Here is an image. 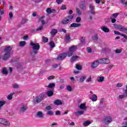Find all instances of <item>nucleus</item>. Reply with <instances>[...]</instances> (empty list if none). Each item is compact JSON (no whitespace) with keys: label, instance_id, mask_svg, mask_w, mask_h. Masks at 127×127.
<instances>
[{"label":"nucleus","instance_id":"8fccbe9b","mask_svg":"<svg viewBox=\"0 0 127 127\" xmlns=\"http://www.w3.org/2000/svg\"><path fill=\"white\" fill-rule=\"evenodd\" d=\"M76 12L78 14V15H81V10H80L78 8H76Z\"/></svg>","mask_w":127,"mask_h":127},{"label":"nucleus","instance_id":"4d7b16f0","mask_svg":"<svg viewBox=\"0 0 127 127\" xmlns=\"http://www.w3.org/2000/svg\"><path fill=\"white\" fill-rule=\"evenodd\" d=\"M62 1H63V0H56V2L58 3V4H60L62 3Z\"/></svg>","mask_w":127,"mask_h":127},{"label":"nucleus","instance_id":"864d4df0","mask_svg":"<svg viewBox=\"0 0 127 127\" xmlns=\"http://www.w3.org/2000/svg\"><path fill=\"white\" fill-rule=\"evenodd\" d=\"M55 115L56 116H60V115H61V112H60V111H57L55 113Z\"/></svg>","mask_w":127,"mask_h":127},{"label":"nucleus","instance_id":"a19ab883","mask_svg":"<svg viewBox=\"0 0 127 127\" xmlns=\"http://www.w3.org/2000/svg\"><path fill=\"white\" fill-rule=\"evenodd\" d=\"M44 17H42L39 18V21L41 22L42 24H45V22L44 21V20H43Z\"/></svg>","mask_w":127,"mask_h":127},{"label":"nucleus","instance_id":"58836bf2","mask_svg":"<svg viewBox=\"0 0 127 127\" xmlns=\"http://www.w3.org/2000/svg\"><path fill=\"white\" fill-rule=\"evenodd\" d=\"M25 44H26L25 41H21L19 43L20 46H21V47L24 46Z\"/></svg>","mask_w":127,"mask_h":127},{"label":"nucleus","instance_id":"c85d7f7f","mask_svg":"<svg viewBox=\"0 0 127 127\" xmlns=\"http://www.w3.org/2000/svg\"><path fill=\"white\" fill-rule=\"evenodd\" d=\"M47 95L48 96V97H52V96H53V91L51 90L48 91Z\"/></svg>","mask_w":127,"mask_h":127},{"label":"nucleus","instance_id":"4468645a","mask_svg":"<svg viewBox=\"0 0 127 127\" xmlns=\"http://www.w3.org/2000/svg\"><path fill=\"white\" fill-rule=\"evenodd\" d=\"M55 11H56L55 9H51V8H47L46 9V12L47 13H49V14H50L51 13H55Z\"/></svg>","mask_w":127,"mask_h":127},{"label":"nucleus","instance_id":"0e129e2a","mask_svg":"<svg viewBox=\"0 0 127 127\" xmlns=\"http://www.w3.org/2000/svg\"><path fill=\"white\" fill-rule=\"evenodd\" d=\"M93 40H97V39H98V36L95 35V36H93Z\"/></svg>","mask_w":127,"mask_h":127},{"label":"nucleus","instance_id":"4c0bfd02","mask_svg":"<svg viewBox=\"0 0 127 127\" xmlns=\"http://www.w3.org/2000/svg\"><path fill=\"white\" fill-rule=\"evenodd\" d=\"M54 114V113L52 111H48L47 112V115H49V116H53Z\"/></svg>","mask_w":127,"mask_h":127},{"label":"nucleus","instance_id":"13d9d810","mask_svg":"<svg viewBox=\"0 0 127 127\" xmlns=\"http://www.w3.org/2000/svg\"><path fill=\"white\" fill-rule=\"evenodd\" d=\"M92 81V78L91 76L89 77H88L87 79H86V82H91Z\"/></svg>","mask_w":127,"mask_h":127},{"label":"nucleus","instance_id":"e433bc0d","mask_svg":"<svg viewBox=\"0 0 127 127\" xmlns=\"http://www.w3.org/2000/svg\"><path fill=\"white\" fill-rule=\"evenodd\" d=\"M66 90L68 92H71L72 91V87H71L70 85L66 86Z\"/></svg>","mask_w":127,"mask_h":127},{"label":"nucleus","instance_id":"338daca9","mask_svg":"<svg viewBox=\"0 0 127 127\" xmlns=\"http://www.w3.org/2000/svg\"><path fill=\"white\" fill-rule=\"evenodd\" d=\"M89 8L91 9V10H93V9L95 8V7L93 5H90Z\"/></svg>","mask_w":127,"mask_h":127},{"label":"nucleus","instance_id":"2f4dec72","mask_svg":"<svg viewBox=\"0 0 127 127\" xmlns=\"http://www.w3.org/2000/svg\"><path fill=\"white\" fill-rule=\"evenodd\" d=\"M5 104V101H0V110L2 108V106Z\"/></svg>","mask_w":127,"mask_h":127},{"label":"nucleus","instance_id":"6e6d98bb","mask_svg":"<svg viewBox=\"0 0 127 127\" xmlns=\"http://www.w3.org/2000/svg\"><path fill=\"white\" fill-rule=\"evenodd\" d=\"M87 51L88 53H91V52H92V49L90 47H88Z\"/></svg>","mask_w":127,"mask_h":127},{"label":"nucleus","instance_id":"c9c22d12","mask_svg":"<svg viewBox=\"0 0 127 127\" xmlns=\"http://www.w3.org/2000/svg\"><path fill=\"white\" fill-rule=\"evenodd\" d=\"M14 93H11L7 96L8 100H11L12 99V96H13Z\"/></svg>","mask_w":127,"mask_h":127},{"label":"nucleus","instance_id":"49530a36","mask_svg":"<svg viewBox=\"0 0 127 127\" xmlns=\"http://www.w3.org/2000/svg\"><path fill=\"white\" fill-rule=\"evenodd\" d=\"M65 40H67V41H69V40H70V35H65Z\"/></svg>","mask_w":127,"mask_h":127},{"label":"nucleus","instance_id":"a18cd8bd","mask_svg":"<svg viewBox=\"0 0 127 127\" xmlns=\"http://www.w3.org/2000/svg\"><path fill=\"white\" fill-rule=\"evenodd\" d=\"M122 51H123V50L122 49H116L115 50V52L117 54L122 53Z\"/></svg>","mask_w":127,"mask_h":127},{"label":"nucleus","instance_id":"f8f14e48","mask_svg":"<svg viewBox=\"0 0 127 127\" xmlns=\"http://www.w3.org/2000/svg\"><path fill=\"white\" fill-rule=\"evenodd\" d=\"M27 110V105L26 104H21L20 109V112H25Z\"/></svg>","mask_w":127,"mask_h":127},{"label":"nucleus","instance_id":"f257e3e1","mask_svg":"<svg viewBox=\"0 0 127 127\" xmlns=\"http://www.w3.org/2000/svg\"><path fill=\"white\" fill-rule=\"evenodd\" d=\"M30 45L32 46V49L34 50L31 51V55H32V56H35L36 54H37V52H38V50H39L40 48V46L39 43H34L32 41H31Z\"/></svg>","mask_w":127,"mask_h":127},{"label":"nucleus","instance_id":"e2e57ef3","mask_svg":"<svg viewBox=\"0 0 127 127\" xmlns=\"http://www.w3.org/2000/svg\"><path fill=\"white\" fill-rule=\"evenodd\" d=\"M23 38L24 40H27L28 39V36L26 35V36H24Z\"/></svg>","mask_w":127,"mask_h":127},{"label":"nucleus","instance_id":"5701e85b","mask_svg":"<svg viewBox=\"0 0 127 127\" xmlns=\"http://www.w3.org/2000/svg\"><path fill=\"white\" fill-rule=\"evenodd\" d=\"M54 105H56V106H59L60 105H62L63 103L62 101H61V100H56L54 101Z\"/></svg>","mask_w":127,"mask_h":127},{"label":"nucleus","instance_id":"aec40b11","mask_svg":"<svg viewBox=\"0 0 127 127\" xmlns=\"http://www.w3.org/2000/svg\"><path fill=\"white\" fill-rule=\"evenodd\" d=\"M37 117L38 118H39L40 119H42L43 117H44V115H43V113L42 112H38L37 113Z\"/></svg>","mask_w":127,"mask_h":127},{"label":"nucleus","instance_id":"412c9836","mask_svg":"<svg viewBox=\"0 0 127 127\" xmlns=\"http://www.w3.org/2000/svg\"><path fill=\"white\" fill-rule=\"evenodd\" d=\"M86 78V76H81L80 77L79 80V83H84Z\"/></svg>","mask_w":127,"mask_h":127},{"label":"nucleus","instance_id":"f03ea898","mask_svg":"<svg viewBox=\"0 0 127 127\" xmlns=\"http://www.w3.org/2000/svg\"><path fill=\"white\" fill-rule=\"evenodd\" d=\"M77 46H72L69 48V51L67 52L68 57H71L73 56V54L76 50H77Z\"/></svg>","mask_w":127,"mask_h":127},{"label":"nucleus","instance_id":"20e7f679","mask_svg":"<svg viewBox=\"0 0 127 127\" xmlns=\"http://www.w3.org/2000/svg\"><path fill=\"white\" fill-rule=\"evenodd\" d=\"M90 94L89 95V99H90L92 102H97L98 96H97L96 94H93L92 91H90Z\"/></svg>","mask_w":127,"mask_h":127},{"label":"nucleus","instance_id":"680f3d73","mask_svg":"<svg viewBox=\"0 0 127 127\" xmlns=\"http://www.w3.org/2000/svg\"><path fill=\"white\" fill-rule=\"evenodd\" d=\"M117 21V20L114 18H111V22L112 23H115V22Z\"/></svg>","mask_w":127,"mask_h":127},{"label":"nucleus","instance_id":"423d86ee","mask_svg":"<svg viewBox=\"0 0 127 127\" xmlns=\"http://www.w3.org/2000/svg\"><path fill=\"white\" fill-rule=\"evenodd\" d=\"M113 122V118L111 116H107L105 117L104 123L105 125H109V124H111Z\"/></svg>","mask_w":127,"mask_h":127},{"label":"nucleus","instance_id":"37998d69","mask_svg":"<svg viewBox=\"0 0 127 127\" xmlns=\"http://www.w3.org/2000/svg\"><path fill=\"white\" fill-rule=\"evenodd\" d=\"M76 68L77 70H82V66L79 64H76Z\"/></svg>","mask_w":127,"mask_h":127},{"label":"nucleus","instance_id":"774afa93","mask_svg":"<svg viewBox=\"0 0 127 127\" xmlns=\"http://www.w3.org/2000/svg\"><path fill=\"white\" fill-rule=\"evenodd\" d=\"M53 76H49L48 77V79H49V80H52V79H53Z\"/></svg>","mask_w":127,"mask_h":127},{"label":"nucleus","instance_id":"bf43d9fd","mask_svg":"<svg viewBox=\"0 0 127 127\" xmlns=\"http://www.w3.org/2000/svg\"><path fill=\"white\" fill-rule=\"evenodd\" d=\"M115 67V65L111 64L108 66V69H112V68H114Z\"/></svg>","mask_w":127,"mask_h":127},{"label":"nucleus","instance_id":"39448f33","mask_svg":"<svg viewBox=\"0 0 127 127\" xmlns=\"http://www.w3.org/2000/svg\"><path fill=\"white\" fill-rule=\"evenodd\" d=\"M44 98V95L43 94H40L39 96H38L36 98V100L34 101V104H37V103H40L43 98Z\"/></svg>","mask_w":127,"mask_h":127},{"label":"nucleus","instance_id":"9d476101","mask_svg":"<svg viewBox=\"0 0 127 127\" xmlns=\"http://www.w3.org/2000/svg\"><path fill=\"white\" fill-rule=\"evenodd\" d=\"M117 29H119L120 31H123L125 33H127V28L126 27H124L120 25H118L117 26Z\"/></svg>","mask_w":127,"mask_h":127},{"label":"nucleus","instance_id":"a878e982","mask_svg":"<svg viewBox=\"0 0 127 127\" xmlns=\"http://www.w3.org/2000/svg\"><path fill=\"white\" fill-rule=\"evenodd\" d=\"M54 87H55V83H50L49 85L47 86V87L49 89H52V88H54Z\"/></svg>","mask_w":127,"mask_h":127},{"label":"nucleus","instance_id":"7ed1b4c3","mask_svg":"<svg viewBox=\"0 0 127 127\" xmlns=\"http://www.w3.org/2000/svg\"><path fill=\"white\" fill-rule=\"evenodd\" d=\"M73 17L74 16L73 15L67 16L62 20V23H63V24H67V23H69V22L72 21V19H73Z\"/></svg>","mask_w":127,"mask_h":127},{"label":"nucleus","instance_id":"bb28decb","mask_svg":"<svg viewBox=\"0 0 127 127\" xmlns=\"http://www.w3.org/2000/svg\"><path fill=\"white\" fill-rule=\"evenodd\" d=\"M2 73L4 75H7L8 71H7V69H6V68L3 67L2 68Z\"/></svg>","mask_w":127,"mask_h":127},{"label":"nucleus","instance_id":"dca6fc26","mask_svg":"<svg viewBox=\"0 0 127 127\" xmlns=\"http://www.w3.org/2000/svg\"><path fill=\"white\" fill-rule=\"evenodd\" d=\"M114 33H115V34H116L117 35H121V36H123V37H124L125 38V39H127V35H126L124 34H122L118 31H114Z\"/></svg>","mask_w":127,"mask_h":127},{"label":"nucleus","instance_id":"b1692460","mask_svg":"<svg viewBox=\"0 0 127 127\" xmlns=\"http://www.w3.org/2000/svg\"><path fill=\"white\" fill-rule=\"evenodd\" d=\"M76 116H81V115H84V111H78L76 112H75Z\"/></svg>","mask_w":127,"mask_h":127},{"label":"nucleus","instance_id":"3c124183","mask_svg":"<svg viewBox=\"0 0 127 127\" xmlns=\"http://www.w3.org/2000/svg\"><path fill=\"white\" fill-rule=\"evenodd\" d=\"M46 109L48 111H50L52 110V107L50 106H48L46 107Z\"/></svg>","mask_w":127,"mask_h":127},{"label":"nucleus","instance_id":"c03bdc74","mask_svg":"<svg viewBox=\"0 0 127 127\" xmlns=\"http://www.w3.org/2000/svg\"><path fill=\"white\" fill-rule=\"evenodd\" d=\"M12 86L14 89H18L19 88V85L18 84H13Z\"/></svg>","mask_w":127,"mask_h":127},{"label":"nucleus","instance_id":"79ce46f5","mask_svg":"<svg viewBox=\"0 0 127 127\" xmlns=\"http://www.w3.org/2000/svg\"><path fill=\"white\" fill-rule=\"evenodd\" d=\"M42 39L44 42L45 43L48 42V38H47V37L43 36Z\"/></svg>","mask_w":127,"mask_h":127},{"label":"nucleus","instance_id":"72a5a7b5","mask_svg":"<svg viewBox=\"0 0 127 127\" xmlns=\"http://www.w3.org/2000/svg\"><path fill=\"white\" fill-rule=\"evenodd\" d=\"M80 8H81V9H85L86 8V6L85 5V2L80 5Z\"/></svg>","mask_w":127,"mask_h":127},{"label":"nucleus","instance_id":"f704fd0d","mask_svg":"<svg viewBox=\"0 0 127 127\" xmlns=\"http://www.w3.org/2000/svg\"><path fill=\"white\" fill-rule=\"evenodd\" d=\"M123 86H124V84L123 83H121V82H119L116 85V87L117 88H121V87H123Z\"/></svg>","mask_w":127,"mask_h":127},{"label":"nucleus","instance_id":"6e6552de","mask_svg":"<svg viewBox=\"0 0 127 127\" xmlns=\"http://www.w3.org/2000/svg\"><path fill=\"white\" fill-rule=\"evenodd\" d=\"M0 124L3 126H9L10 125L9 121L2 118H0Z\"/></svg>","mask_w":127,"mask_h":127},{"label":"nucleus","instance_id":"de8ad7c7","mask_svg":"<svg viewBox=\"0 0 127 127\" xmlns=\"http://www.w3.org/2000/svg\"><path fill=\"white\" fill-rule=\"evenodd\" d=\"M81 21V17H77L76 19V22H77V23H79V22H80Z\"/></svg>","mask_w":127,"mask_h":127},{"label":"nucleus","instance_id":"5fc2aeb1","mask_svg":"<svg viewBox=\"0 0 127 127\" xmlns=\"http://www.w3.org/2000/svg\"><path fill=\"white\" fill-rule=\"evenodd\" d=\"M61 9H62V10H64V9H66V5L64 4L62 5V6L61 7Z\"/></svg>","mask_w":127,"mask_h":127},{"label":"nucleus","instance_id":"69168bd1","mask_svg":"<svg viewBox=\"0 0 127 127\" xmlns=\"http://www.w3.org/2000/svg\"><path fill=\"white\" fill-rule=\"evenodd\" d=\"M125 98L124 95H119V99H124Z\"/></svg>","mask_w":127,"mask_h":127},{"label":"nucleus","instance_id":"c756f323","mask_svg":"<svg viewBox=\"0 0 127 127\" xmlns=\"http://www.w3.org/2000/svg\"><path fill=\"white\" fill-rule=\"evenodd\" d=\"M91 124V122L90 121H85L83 123V125L84 127H88L89 125Z\"/></svg>","mask_w":127,"mask_h":127},{"label":"nucleus","instance_id":"1a4fd4ad","mask_svg":"<svg viewBox=\"0 0 127 127\" xmlns=\"http://www.w3.org/2000/svg\"><path fill=\"white\" fill-rule=\"evenodd\" d=\"M67 56H68L67 53L61 54L57 58V60H63L64 59H65V57H67Z\"/></svg>","mask_w":127,"mask_h":127},{"label":"nucleus","instance_id":"9b49d317","mask_svg":"<svg viewBox=\"0 0 127 127\" xmlns=\"http://www.w3.org/2000/svg\"><path fill=\"white\" fill-rule=\"evenodd\" d=\"M100 64V62L99 60L94 61L91 64V68H97Z\"/></svg>","mask_w":127,"mask_h":127},{"label":"nucleus","instance_id":"cd10ccee","mask_svg":"<svg viewBox=\"0 0 127 127\" xmlns=\"http://www.w3.org/2000/svg\"><path fill=\"white\" fill-rule=\"evenodd\" d=\"M104 79H105V77H104V76H100L99 77V79H97V81L99 83H102V82H104Z\"/></svg>","mask_w":127,"mask_h":127},{"label":"nucleus","instance_id":"052dcab7","mask_svg":"<svg viewBox=\"0 0 127 127\" xmlns=\"http://www.w3.org/2000/svg\"><path fill=\"white\" fill-rule=\"evenodd\" d=\"M105 102V99L104 98H101L100 100V104H103Z\"/></svg>","mask_w":127,"mask_h":127},{"label":"nucleus","instance_id":"473e14b6","mask_svg":"<svg viewBox=\"0 0 127 127\" xmlns=\"http://www.w3.org/2000/svg\"><path fill=\"white\" fill-rule=\"evenodd\" d=\"M79 108H80L81 110H85L86 109V106L84 104H81L79 106Z\"/></svg>","mask_w":127,"mask_h":127},{"label":"nucleus","instance_id":"09e8293b","mask_svg":"<svg viewBox=\"0 0 127 127\" xmlns=\"http://www.w3.org/2000/svg\"><path fill=\"white\" fill-rule=\"evenodd\" d=\"M12 17H13V14H12V12H9V18H10V19H11V18H12Z\"/></svg>","mask_w":127,"mask_h":127},{"label":"nucleus","instance_id":"0eeeda50","mask_svg":"<svg viewBox=\"0 0 127 127\" xmlns=\"http://www.w3.org/2000/svg\"><path fill=\"white\" fill-rule=\"evenodd\" d=\"M100 64H109L111 62L109 59L104 58L99 60Z\"/></svg>","mask_w":127,"mask_h":127},{"label":"nucleus","instance_id":"603ef678","mask_svg":"<svg viewBox=\"0 0 127 127\" xmlns=\"http://www.w3.org/2000/svg\"><path fill=\"white\" fill-rule=\"evenodd\" d=\"M43 29V26H41L40 27H39V28L36 29V31H39L40 30H42Z\"/></svg>","mask_w":127,"mask_h":127},{"label":"nucleus","instance_id":"6ab92c4d","mask_svg":"<svg viewBox=\"0 0 127 127\" xmlns=\"http://www.w3.org/2000/svg\"><path fill=\"white\" fill-rule=\"evenodd\" d=\"M101 29L104 32H110V29L105 26L101 27Z\"/></svg>","mask_w":127,"mask_h":127},{"label":"nucleus","instance_id":"a211bd4d","mask_svg":"<svg viewBox=\"0 0 127 127\" xmlns=\"http://www.w3.org/2000/svg\"><path fill=\"white\" fill-rule=\"evenodd\" d=\"M81 24L77 23H73L70 24V27H80L81 26Z\"/></svg>","mask_w":127,"mask_h":127},{"label":"nucleus","instance_id":"4be33fe9","mask_svg":"<svg viewBox=\"0 0 127 127\" xmlns=\"http://www.w3.org/2000/svg\"><path fill=\"white\" fill-rule=\"evenodd\" d=\"M58 32V30L56 29H53L50 32V34L52 35H56V34Z\"/></svg>","mask_w":127,"mask_h":127},{"label":"nucleus","instance_id":"2eb2a0df","mask_svg":"<svg viewBox=\"0 0 127 127\" xmlns=\"http://www.w3.org/2000/svg\"><path fill=\"white\" fill-rule=\"evenodd\" d=\"M88 13L89 15L90 19H93V16H92V15H95L96 12H95L94 10H90L88 12Z\"/></svg>","mask_w":127,"mask_h":127},{"label":"nucleus","instance_id":"f3484780","mask_svg":"<svg viewBox=\"0 0 127 127\" xmlns=\"http://www.w3.org/2000/svg\"><path fill=\"white\" fill-rule=\"evenodd\" d=\"M9 56H10V53H4V55L3 57V60H6V59H8V58H9Z\"/></svg>","mask_w":127,"mask_h":127},{"label":"nucleus","instance_id":"7c9ffc66","mask_svg":"<svg viewBox=\"0 0 127 127\" xmlns=\"http://www.w3.org/2000/svg\"><path fill=\"white\" fill-rule=\"evenodd\" d=\"M50 46L51 48H54L55 47V43L53 41H51L50 42Z\"/></svg>","mask_w":127,"mask_h":127},{"label":"nucleus","instance_id":"393cba45","mask_svg":"<svg viewBox=\"0 0 127 127\" xmlns=\"http://www.w3.org/2000/svg\"><path fill=\"white\" fill-rule=\"evenodd\" d=\"M78 58H79V56H73L70 59V61L71 62H74V61H76V60H77Z\"/></svg>","mask_w":127,"mask_h":127},{"label":"nucleus","instance_id":"ddd939ff","mask_svg":"<svg viewBox=\"0 0 127 127\" xmlns=\"http://www.w3.org/2000/svg\"><path fill=\"white\" fill-rule=\"evenodd\" d=\"M11 50H12V47L9 46L8 47H6V48L4 50V52L7 53H10V51H11Z\"/></svg>","mask_w":127,"mask_h":127},{"label":"nucleus","instance_id":"ea45409f","mask_svg":"<svg viewBox=\"0 0 127 127\" xmlns=\"http://www.w3.org/2000/svg\"><path fill=\"white\" fill-rule=\"evenodd\" d=\"M118 15H119V13H114L112 16L111 17V18H116V17L118 16Z\"/></svg>","mask_w":127,"mask_h":127}]
</instances>
